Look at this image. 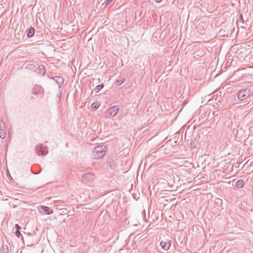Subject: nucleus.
<instances>
[{"label": "nucleus", "mask_w": 253, "mask_h": 253, "mask_svg": "<svg viewBox=\"0 0 253 253\" xmlns=\"http://www.w3.org/2000/svg\"><path fill=\"white\" fill-rule=\"evenodd\" d=\"M107 148L104 145H98L95 147L92 152L91 158L94 159L101 158L105 155Z\"/></svg>", "instance_id": "1"}, {"label": "nucleus", "mask_w": 253, "mask_h": 253, "mask_svg": "<svg viewBox=\"0 0 253 253\" xmlns=\"http://www.w3.org/2000/svg\"><path fill=\"white\" fill-rule=\"evenodd\" d=\"M252 93V89L249 88L242 89L237 93V97L239 100L244 101L249 97Z\"/></svg>", "instance_id": "2"}, {"label": "nucleus", "mask_w": 253, "mask_h": 253, "mask_svg": "<svg viewBox=\"0 0 253 253\" xmlns=\"http://www.w3.org/2000/svg\"><path fill=\"white\" fill-rule=\"evenodd\" d=\"M35 151L39 155L44 156L48 153L47 148L43 144H40L36 146Z\"/></svg>", "instance_id": "3"}, {"label": "nucleus", "mask_w": 253, "mask_h": 253, "mask_svg": "<svg viewBox=\"0 0 253 253\" xmlns=\"http://www.w3.org/2000/svg\"><path fill=\"white\" fill-rule=\"evenodd\" d=\"M119 107L117 105L112 106L108 108L106 111V115L108 117H114L119 111Z\"/></svg>", "instance_id": "4"}, {"label": "nucleus", "mask_w": 253, "mask_h": 253, "mask_svg": "<svg viewBox=\"0 0 253 253\" xmlns=\"http://www.w3.org/2000/svg\"><path fill=\"white\" fill-rule=\"evenodd\" d=\"M171 241L168 239L163 240L161 242L160 245L162 248L165 251H168L171 246Z\"/></svg>", "instance_id": "5"}, {"label": "nucleus", "mask_w": 253, "mask_h": 253, "mask_svg": "<svg viewBox=\"0 0 253 253\" xmlns=\"http://www.w3.org/2000/svg\"><path fill=\"white\" fill-rule=\"evenodd\" d=\"M83 180H86L88 182H92L94 178V175L92 173L89 172L85 173L83 176Z\"/></svg>", "instance_id": "6"}, {"label": "nucleus", "mask_w": 253, "mask_h": 253, "mask_svg": "<svg viewBox=\"0 0 253 253\" xmlns=\"http://www.w3.org/2000/svg\"><path fill=\"white\" fill-rule=\"evenodd\" d=\"M42 87L38 85H35L33 89V93L35 95H39L42 93Z\"/></svg>", "instance_id": "7"}, {"label": "nucleus", "mask_w": 253, "mask_h": 253, "mask_svg": "<svg viewBox=\"0 0 253 253\" xmlns=\"http://www.w3.org/2000/svg\"><path fill=\"white\" fill-rule=\"evenodd\" d=\"M52 79L59 85H62L64 82L63 78L60 76L52 77Z\"/></svg>", "instance_id": "8"}, {"label": "nucleus", "mask_w": 253, "mask_h": 253, "mask_svg": "<svg viewBox=\"0 0 253 253\" xmlns=\"http://www.w3.org/2000/svg\"><path fill=\"white\" fill-rule=\"evenodd\" d=\"M35 29L34 28L31 27L30 28H28L27 30V36L28 38H30L32 37L35 33Z\"/></svg>", "instance_id": "9"}, {"label": "nucleus", "mask_w": 253, "mask_h": 253, "mask_svg": "<svg viewBox=\"0 0 253 253\" xmlns=\"http://www.w3.org/2000/svg\"><path fill=\"white\" fill-rule=\"evenodd\" d=\"M41 209L43 210L45 213L48 215L51 214L53 213V210H50L49 207L46 206H41Z\"/></svg>", "instance_id": "10"}, {"label": "nucleus", "mask_w": 253, "mask_h": 253, "mask_svg": "<svg viewBox=\"0 0 253 253\" xmlns=\"http://www.w3.org/2000/svg\"><path fill=\"white\" fill-rule=\"evenodd\" d=\"M245 183L243 180L242 179H239L236 183V187L237 189H240L243 187V186L244 185Z\"/></svg>", "instance_id": "11"}, {"label": "nucleus", "mask_w": 253, "mask_h": 253, "mask_svg": "<svg viewBox=\"0 0 253 253\" xmlns=\"http://www.w3.org/2000/svg\"><path fill=\"white\" fill-rule=\"evenodd\" d=\"M2 253H8V247L7 244H2L1 247Z\"/></svg>", "instance_id": "12"}, {"label": "nucleus", "mask_w": 253, "mask_h": 253, "mask_svg": "<svg viewBox=\"0 0 253 253\" xmlns=\"http://www.w3.org/2000/svg\"><path fill=\"white\" fill-rule=\"evenodd\" d=\"M39 71H40V73L41 75H44L45 73V67L42 65H41L39 66Z\"/></svg>", "instance_id": "13"}, {"label": "nucleus", "mask_w": 253, "mask_h": 253, "mask_svg": "<svg viewBox=\"0 0 253 253\" xmlns=\"http://www.w3.org/2000/svg\"><path fill=\"white\" fill-rule=\"evenodd\" d=\"M15 226L17 228V230L15 232V235L18 238H20L21 235L19 231V229H20V227L17 224H16Z\"/></svg>", "instance_id": "14"}, {"label": "nucleus", "mask_w": 253, "mask_h": 253, "mask_svg": "<svg viewBox=\"0 0 253 253\" xmlns=\"http://www.w3.org/2000/svg\"><path fill=\"white\" fill-rule=\"evenodd\" d=\"M125 81V79H120V80H117L116 81V84L117 85H121L122 84H123Z\"/></svg>", "instance_id": "15"}, {"label": "nucleus", "mask_w": 253, "mask_h": 253, "mask_svg": "<svg viewBox=\"0 0 253 253\" xmlns=\"http://www.w3.org/2000/svg\"><path fill=\"white\" fill-rule=\"evenodd\" d=\"M100 105L98 104V103L96 102H94L91 105V108L93 109H95V110H96L98 108V107H99Z\"/></svg>", "instance_id": "16"}, {"label": "nucleus", "mask_w": 253, "mask_h": 253, "mask_svg": "<svg viewBox=\"0 0 253 253\" xmlns=\"http://www.w3.org/2000/svg\"><path fill=\"white\" fill-rule=\"evenodd\" d=\"M108 165H109L110 168L112 169H114L116 166L115 163L113 161H109L108 163Z\"/></svg>", "instance_id": "17"}, {"label": "nucleus", "mask_w": 253, "mask_h": 253, "mask_svg": "<svg viewBox=\"0 0 253 253\" xmlns=\"http://www.w3.org/2000/svg\"><path fill=\"white\" fill-rule=\"evenodd\" d=\"M5 136H6V133H5V131L3 130H1L0 131V137L3 139L5 137Z\"/></svg>", "instance_id": "18"}, {"label": "nucleus", "mask_w": 253, "mask_h": 253, "mask_svg": "<svg viewBox=\"0 0 253 253\" xmlns=\"http://www.w3.org/2000/svg\"><path fill=\"white\" fill-rule=\"evenodd\" d=\"M104 86L103 84H99L97 85L95 87V90H96V92H99Z\"/></svg>", "instance_id": "19"}, {"label": "nucleus", "mask_w": 253, "mask_h": 253, "mask_svg": "<svg viewBox=\"0 0 253 253\" xmlns=\"http://www.w3.org/2000/svg\"><path fill=\"white\" fill-rule=\"evenodd\" d=\"M112 0H106V6H107L109 3H110L112 1Z\"/></svg>", "instance_id": "20"}, {"label": "nucleus", "mask_w": 253, "mask_h": 253, "mask_svg": "<svg viewBox=\"0 0 253 253\" xmlns=\"http://www.w3.org/2000/svg\"><path fill=\"white\" fill-rule=\"evenodd\" d=\"M240 19H241V20L242 21H243V16H242V15H240Z\"/></svg>", "instance_id": "21"}, {"label": "nucleus", "mask_w": 253, "mask_h": 253, "mask_svg": "<svg viewBox=\"0 0 253 253\" xmlns=\"http://www.w3.org/2000/svg\"><path fill=\"white\" fill-rule=\"evenodd\" d=\"M157 2L159 3L161 2L162 0H155Z\"/></svg>", "instance_id": "22"}]
</instances>
